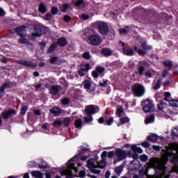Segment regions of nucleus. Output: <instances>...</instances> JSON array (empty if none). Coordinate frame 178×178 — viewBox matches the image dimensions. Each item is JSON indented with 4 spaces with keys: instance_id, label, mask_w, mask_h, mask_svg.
I'll use <instances>...</instances> for the list:
<instances>
[{
    "instance_id": "bf43d9fd",
    "label": "nucleus",
    "mask_w": 178,
    "mask_h": 178,
    "mask_svg": "<svg viewBox=\"0 0 178 178\" xmlns=\"http://www.w3.org/2000/svg\"><path fill=\"white\" fill-rule=\"evenodd\" d=\"M82 20H88L90 19V17L88 15L86 14H82L81 16L80 17Z\"/></svg>"
},
{
    "instance_id": "f8f14e48",
    "label": "nucleus",
    "mask_w": 178,
    "mask_h": 178,
    "mask_svg": "<svg viewBox=\"0 0 178 178\" xmlns=\"http://www.w3.org/2000/svg\"><path fill=\"white\" fill-rule=\"evenodd\" d=\"M49 91L51 95H57L58 92L62 91V86L59 85H53L49 88Z\"/></svg>"
},
{
    "instance_id": "c85d7f7f",
    "label": "nucleus",
    "mask_w": 178,
    "mask_h": 178,
    "mask_svg": "<svg viewBox=\"0 0 178 178\" xmlns=\"http://www.w3.org/2000/svg\"><path fill=\"white\" fill-rule=\"evenodd\" d=\"M129 32H130V28H129V26H126L125 28L119 29L120 34L124 35V34H127Z\"/></svg>"
},
{
    "instance_id": "8fccbe9b",
    "label": "nucleus",
    "mask_w": 178,
    "mask_h": 178,
    "mask_svg": "<svg viewBox=\"0 0 178 178\" xmlns=\"http://www.w3.org/2000/svg\"><path fill=\"white\" fill-rule=\"evenodd\" d=\"M143 148H149V147L151 145L149 143L145 141L140 144Z\"/></svg>"
},
{
    "instance_id": "7ed1b4c3",
    "label": "nucleus",
    "mask_w": 178,
    "mask_h": 178,
    "mask_svg": "<svg viewBox=\"0 0 178 178\" xmlns=\"http://www.w3.org/2000/svg\"><path fill=\"white\" fill-rule=\"evenodd\" d=\"M76 158H79V155L75 156L68 161L67 168L60 171L61 176H67V178H72L73 176L72 170H74V172H79L77 168L74 167Z\"/></svg>"
},
{
    "instance_id": "9d476101",
    "label": "nucleus",
    "mask_w": 178,
    "mask_h": 178,
    "mask_svg": "<svg viewBox=\"0 0 178 178\" xmlns=\"http://www.w3.org/2000/svg\"><path fill=\"white\" fill-rule=\"evenodd\" d=\"M45 27L37 25L34 28V31L32 33L33 37H41L42 34L45 33Z\"/></svg>"
},
{
    "instance_id": "774afa93",
    "label": "nucleus",
    "mask_w": 178,
    "mask_h": 178,
    "mask_svg": "<svg viewBox=\"0 0 178 178\" xmlns=\"http://www.w3.org/2000/svg\"><path fill=\"white\" fill-rule=\"evenodd\" d=\"M109 177H111V172L106 171L105 174V178H109Z\"/></svg>"
},
{
    "instance_id": "c756f323",
    "label": "nucleus",
    "mask_w": 178,
    "mask_h": 178,
    "mask_svg": "<svg viewBox=\"0 0 178 178\" xmlns=\"http://www.w3.org/2000/svg\"><path fill=\"white\" fill-rule=\"evenodd\" d=\"M106 166V163L105 162V159H102L99 162L97 163V168H100L101 169H104Z\"/></svg>"
},
{
    "instance_id": "a878e982",
    "label": "nucleus",
    "mask_w": 178,
    "mask_h": 178,
    "mask_svg": "<svg viewBox=\"0 0 178 178\" xmlns=\"http://www.w3.org/2000/svg\"><path fill=\"white\" fill-rule=\"evenodd\" d=\"M102 55H104V56H111L112 55V51L109 49H103L102 50Z\"/></svg>"
},
{
    "instance_id": "a18cd8bd",
    "label": "nucleus",
    "mask_w": 178,
    "mask_h": 178,
    "mask_svg": "<svg viewBox=\"0 0 178 178\" xmlns=\"http://www.w3.org/2000/svg\"><path fill=\"white\" fill-rule=\"evenodd\" d=\"M55 48H56V44H52L49 48L47 51V54H52L54 51H55Z\"/></svg>"
},
{
    "instance_id": "6e6552de",
    "label": "nucleus",
    "mask_w": 178,
    "mask_h": 178,
    "mask_svg": "<svg viewBox=\"0 0 178 178\" xmlns=\"http://www.w3.org/2000/svg\"><path fill=\"white\" fill-rule=\"evenodd\" d=\"M94 159H90L87 162V168L90 169L92 173L95 175H99L101 173V170L97 169V164H95Z\"/></svg>"
},
{
    "instance_id": "e2e57ef3",
    "label": "nucleus",
    "mask_w": 178,
    "mask_h": 178,
    "mask_svg": "<svg viewBox=\"0 0 178 178\" xmlns=\"http://www.w3.org/2000/svg\"><path fill=\"white\" fill-rule=\"evenodd\" d=\"M63 19H64V21L66 22H70V20H72V18L69 15H64Z\"/></svg>"
},
{
    "instance_id": "37998d69",
    "label": "nucleus",
    "mask_w": 178,
    "mask_h": 178,
    "mask_svg": "<svg viewBox=\"0 0 178 178\" xmlns=\"http://www.w3.org/2000/svg\"><path fill=\"white\" fill-rule=\"evenodd\" d=\"M54 127H59V126H62V121L60 120H56L53 122Z\"/></svg>"
},
{
    "instance_id": "79ce46f5",
    "label": "nucleus",
    "mask_w": 178,
    "mask_h": 178,
    "mask_svg": "<svg viewBox=\"0 0 178 178\" xmlns=\"http://www.w3.org/2000/svg\"><path fill=\"white\" fill-rule=\"evenodd\" d=\"M145 77H152L153 76H155V71H152V72L147 71L145 73Z\"/></svg>"
},
{
    "instance_id": "6ab92c4d",
    "label": "nucleus",
    "mask_w": 178,
    "mask_h": 178,
    "mask_svg": "<svg viewBox=\"0 0 178 178\" xmlns=\"http://www.w3.org/2000/svg\"><path fill=\"white\" fill-rule=\"evenodd\" d=\"M13 115H16V111L15 110H10L8 111H5L2 113V117L3 119H8L10 118Z\"/></svg>"
},
{
    "instance_id": "ea45409f",
    "label": "nucleus",
    "mask_w": 178,
    "mask_h": 178,
    "mask_svg": "<svg viewBox=\"0 0 178 178\" xmlns=\"http://www.w3.org/2000/svg\"><path fill=\"white\" fill-rule=\"evenodd\" d=\"M170 92H165V94H164V101H170Z\"/></svg>"
},
{
    "instance_id": "f03ea898",
    "label": "nucleus",
    "mask_w": 178,
    "mask_h": 178,
    "mask_svg": "<svg viewBox=\"0 0 178 178\" xmlns=\"http://www.w3.org/2000/svg\"><path fill=\"white\" fill-rule=\"evenodd\" d=\"M169 104L170 106L165 102H161L157 105L159 113L163 116V118H165V119H169V118L176 115V113L172 109V106L173 108H178V100L177 99L170 100Z\"/></svg>"
},
{
    "instance_id": "473e14b6",
    "label": "nucleus",
    "mask_w": 178,
    "mask_h": 178,
    "mask_svg": "<svg viewBox=\"0 0 178 178\" xmlns=\"http://www.w3.org/2000/svg\"><path fill=\"white\" fill-rule=\"evenodd\" d=\"M140 44L142 48H143V49H152V47L147 46V42L145 40H143L142 42H140Z\"/></svg>"
},
{
    "instance_id": "bb28decb",
    "label": "nucleus",
    "mask_w": 178,
    "mask_h": 178,
    "mask_svg": "<svg viewBox=\"0 0 178 178\" xmlns=\"http://www.w3.org/2000/svg\"><path fill=\"white\" fill-rule=\"evenodd\" d=\"M123 169H124L123 165H120L119 167L115 168V173L117 175V176H120V175L123 172Z\"/></svg>"
},
{
    "instance_id": "13d9d810",
    "label": "nucleus",
    "mask_w": 178,
    "mask_h": 178,
    "mask_svg": "<svg viewBox=\"0 0 178 178\" xmlns=\"http://www.w3.org/2000/svg\"><path fill=\"white\" fill-rule=\"evenodd\" d=\"M58 8L56 7H52L51 12L52 13V15H57L58 14Z\"/></svg>"
},
{
    "instance_id": "603ef678",
    "label": "nucleus",
    "mask_w": 178,
    "mask_h": 178,
    "mask_svg": "<svg viewBox=\"0 0 178 178\" xmlns=\"http://www.w3.org/2000/svg\"><path fill=\"white\" fill-rule=\"evenodd\" d=\"M172 134L175 137H178V127L172 130Z\"/></svg>"
},
{
    "instance_id": "e433bc0d",
    "label": "nucleus",
    "mask_w": 178,
    "mask_h": 178,
    "mask_svg": "<svg viewBox=\"0 0 178 178\" xmlns=\"http://www.w3.org/2000/svg\"><path fill=\"white\" fill-rule=\"evenodd\" d=\"M145 70V67L140 66L138 70V73L140 76H143L144 74V71Z\"/></svg>"
},
{
    "instance_id": "680f3d73",
    "label": "nucleus",
    "mask_w": 178,
    "mask_h": 178,
    "mask_svg": "<svg viewBox=\"0 0 178 178\" xmlns=\"http://www.w3.org/2000/svg\"><path fill=\"white\" fill-rule=\"evenodd\" d=\"M69 8V5L67 4H64L62 8H61V10L62 12H66L67 10V8Z\"/></svg>"
},
{
    "instance_id": "09e8293b",
    "label": "nucleus",
    "mask_w": 178,
    "mask_h": 178,
    "mask_svg": "<svg viewBox=\"0 0 178 178\" xmlns=\"http://www.w3.org/2000/svg\"><path fill=\"white\" fill-rule=\"evenodd\" d=\"M140 159L142 162H147V161H148V156L145 154H143L140 156Z\"/></svg>"
},
{
    "instance_id": "4d7b16f0",
    "label": "nucleus",
    "mask_w": 178,
    "mask_h": 178,
    "mask_svg": "<svg viewBox=\"0 0 178 178\" xmlns=\"http://www.w3.org/2000/svg\"><path fill=\"white\" fill-rule=\"evenodd\" d=\"M161 87V80H158L156 85L154 87V90H158Z\"/></svg>"
},
{
    "instance_id": "c03bdc74",
    "label": "nucleus",
    "mask_w": 178,
    "mask_h": 178,
    "mask_svg": "<svg viewBox=\"0 0 178 178\" xmlns=\"http://www.w3.org/2000/svg\"><path fill=\"white\" fill-rule=\"evenodd\" d=\"M105 123L107 124V126H111V124L113 123V118L110 117L108 120H106Z\"/></svg>"
},
{
    "instance_id": "0eeeda50",
    "label": "nucleus",
    "mask_w": 178,
    "mask_h": 178,
    "mask_svg": "<svg viewBox=\"0 0 178 178\" xmlns=\"http://www.w3.org/2000/svg\"><path fill=\"white\" fill-rule=\"evenodd\" d=\"M88 42L90 45H101L102 44V38L99 35H90L88 38Z\"/></svg>"
},
{
    "instance_id": "a19ab883",
    "label": "nucleus",
    "mask_w": 178,
    "mask_h": 178,
    "mask_svg": "<svg viewBox=\"0 0 178 178\" xmlns=\"http://www.w3.org/2000/svg\"><path fill=\"white\" fill-rule=\"evenodd\" d=\"M123 108L122 107H118L117 108V116H122L123 115Z\"/></svg>"
},
{
    "instance_id": "f257e3e1",
    "label": "nucleus",
    "mask_w": 178,
    "mask_h": 178,
    "mask_svg": "<svg viewBox=\"0 0 178 178\" xmlns=\"http://www.w3.org/2000/svg\"><path fill=\"white\" fill-rule=\"evenodd\" d=\"M170 149L167 147L163 149L161 158H152L149 163H146L145 169L143 168L139 171L140 176H144L148 173V169H154L156 171L154 175H150V178H169V171L166 170V165L168 162V157L172 156V163L175 165L172 170L178 173V145L173 144Z\"/></svg>"
},
{
    "instance_id": "de8ad7c7",
    "label": "nucleus",
    "mask_w": 178,
    "mask_h": 178,
    "mask_svg": "<svg viewBox=\"0 0 178 178\" xmlns=\"http://www.w3.org/2000/svg\"><path fill=\"white\" fill-rule=\"evenodd\" d=\"M163 65L165 67H172V61L167 60L163 63Z\"/></svg>"
},
{
    "instance_id": "69168bd1",
    "label": "nucleus",
    "mask_w": 178,
    "mask_h": 178,
    "mask_svg": "<svg viewBox=\"0 0 178 178\" xmlns=\"http://www.w3.org/2000/svg\"><path fill=\"white\" fill-rule=\"evenodd\" d=\"M86 176V172L84 170H81L79 172V177H85Z\"/></svg>"
},
{
    "instance_id": "aec40b11",
    "label": "nucleus",
    "mask_w": 178,
    "mask_h": 178,
    "mask_svg": "<svg viewBox=\"0 0 178 178\" xmlns=\"http://www.w3.org/2000/svg\"><path fill=\"white\" fill-rule=\"evenodd\" d=\"M158 138H161V137L158 136L156 134H151L147 137V141H154V143L157 141Z\"/></svg>"
},
{
    "instance_id": "412c9836",
    "label": "nucleus",
    "mask_w": 178,
    "mask_h": 178,
    "mask_svg": "<svg viewBox=\"0 0 178 178\" xmlns=\"http://www.w3.org/2000/svg\"><path fill=\"white\" fill-rule=\"evenodd\" d=\"M115 155V153L113 152H107L106 151H104L101 154L102 159H105L107 156L108 158H112Z\"/></svg>"
},
{
    "instance_id": "f3484780",
    "label": "nucleus",
    "mask_w": 178,
    "mask_h": 178,
    "mask_svg": "<svg viewBox=\"0 0 178 178\" xmlns=\"http://www.w3.org/2000/svg\"><path fill=\"white\" fill-rule=\"evenodd\" d=\"M50 113L51 115H54V116H60V115H62V109L58 107H54L50 110Z\"/></svg>"
},
{
    "instance_id": "4c0bfd02",
    "label": "nucleus",
    "mask_w": 178,
    "mask_h": 178,
    "mask_svg": "<svg viewBox=\"0 0 178 178\" xmlns=\"http://www.w3.org/2000/svg\"><path fill=\"white\" fill-rule=\"evenodd\" d=\"M70 122H72V119L70 118H66L63 120L64 126H69L70 124Z\"/></svg>"
},
{
    "instance_id": "1a4fd4ad",
    "label": "nucleus",
    "mask_w": 178,
    "mask_h": 178,
    "mask_svg": "<svg viewBox=\"0 0 178 178\" xmlns=\"http://www.w3.org/2000/svg\"><path fill=\"white\" fill-rule=\"evenodd\" d=\"M12 34L17 33L21 37H26L27 35V31L26 30V26H19L15 28L11 31Z\"/></svg>"
},
{
    "instance_id": "3c124183",
    "label": "nucleus",
    "mask_w": 178,
    "mask_h": 178,
    "mask_svg": "<svg viewBox=\"0 0 178 178\" xmlns=\"http://www.w3.org/2000/svg\"><path fill=\"white\" fill-rule=\"evenodd\" d=\"M44 19V20H51L52 19V15L51 14V13H48L47 14H46Z\"/></svg>"
},
{
    "instance_id": "2eb2a0df",
    "label": "nucleus",
    "mask_w": 178,
    "mask_h": 178,
    "mask_svg": "<svg viewBox=\"0 0 178 178\" xmlns=\"http://www.w3.org/2000/svg\"><path fill=\"white\" fill-rule=\"evenodd\" d=\"M115 155L119 158L120 161H123L126 158V151L122 149H118L115 151Z\"/></svg>"
},
{
    "instance_id": "5fc2aeb1",
    "label": "nucleus",
    "mask_w": 178,
    "mask_h": 178,
    "mask_svg": "<svg viewBox=\"0 0 178 178\" xmlns=\"http://www.w3.org/2000/svg\"><path fill=\"white\" fill-rule=\"evenodd\" d=\"M29 108H27V106H24L21 109V115H26V112H27Z\"/></svg>"
},
{
    "instance_id": "a211bd4d",
    "label": "nucleus",
    "mask_w": 178,
    "mask_h": 178,
    "mask_svg": "<svg viewBox=\"0 0 178 178\" xmlns=\"http://www.w3.org/2000/svg\"><path fill=\"white\" fill-rule=\"evenodd\" d=\"M84 88H86L87 91H95V87L92 86L90 81H86L84 82Z\"/></svg>"
},
{
    "instance_id": "4468645a",
    "label": "nucleus",
    "mask_w": 178,
    "mask_h": 178,
    "mask_svg": "<svg viewBox=\"0 0 178 178\" xmlns=\"http://www.w3.org/2000/svg\"><path fill=\"white\" fill-rule=\"evenodd\" d=\"M88 70H90V65L88 63L81 65V70L79 71V76L83 77L86 74L84 72H88Z\"/></svg>"
},
{
    "instance_id": "6e6d98bb",
    "label": "nucleus",
    "mask_w": 178,
    "mask_h": 178,
    "mask_svg": "<svg viewBox=\"0 0 178 178\" xmlns=\"http://www.w3.org/2000/svg\"><path fill=\"white\" fill-rule=\"evenodd\" d=\"M40 169H45L47 168V163L42 161L41 164H39Z\"/></svg>"
},
{
    "instance_id": "338daca9",
    "label": "nucleus",
    "mask_w": 178,
    "mask_h": 178,
    "mask_svg": "<svg viewBox=\"0 0 178 178\" xmlns=\"http://www.w3.org/2000/svg\"><path fill=\"white\" fill-rule=\"evenodd\" d=\"M152 148L154 151H160L161 147L157 145H153Z\"/></svg>"
},
{
    "instance_id": "052dcab7",
    "label": "nucleus",
    "mask_w": 178,
    "mask_h": 178,
    "mask_svg": "<svg viewBox=\"0 0 178 178\" xmlns=\"http://www.w3.org/2000/svg\"><path fill=\"white\" fill-rule=\"evenodd\" d=\"M63 105H67L69 102H70V100L68 98H65L62 100Z\"/></svg>"
},
{
    "instance_id": "864d4df0",
    "label": "nucleus",
    "mask_w": 178,
    "mask_h": 178,
    "mask_svg": "<svg viewBox=\"0 0 178 178\" xmlns=\"http://www.w3.org/2000/svg\"><path fill=\"white\" fill-rule=\"evenodd\" d=\"M82 56L83 58H84V59L87 60H89L91 58V56H90V53L88 52H84Z\"/></svg>"
},
{
    "instance_id": "39448f33",
    "label": "nucleus",
    "mask_w": 178,
    "mask_h": 178,
    "mask_svg": "<svg viewBox=\"0 0 178 178\" xmlns=\"http://www.w3.org/2000/svg\"><path fill=\"white\" fill-rule=\"evenodd\" d=\"M132 92L135 97H143L145 94V88L140 83H135L132 86Z\"/></svg>"
},
{
    "instance_id": "9b49d317",
    "label": "nucleus",
    "mask_w": 178,
    "mask_h": 178,
    "mask_svg": "<svg viewBox=\"0 0 178 178\" xmlns=\"http://www.w3.org/2000/svg\"><path fill=\"white\" fill-rule=\"evenodd\" d=\"M99 111V108L95 107L94 105L87 106L85 109V113L86 115H91L94 113H97V112Z\"/></svg>"
},
{
    "instance_id": "423d86ee",
    "label": "nucleus",
    "mask_w": 178,
    "mask_h": 178,
    "mask_svg": "<svg viewBox=\"0 0 178 178\" xmlns=\"http://www.w3.org/2000/svg\"><path fill=\"white\" fill-rule=\"evenodd\" d=\"M142 106L145 113H148L149 112H154V110L155 109V108L154 107V104H152V102L149 99H146L143 101Z\"/></svg>"
},
{
    "instance_id": "f704fd0d",
    "label": "nucleus",
    "mask_w": 178,
    "mask_h": 178,
    "mask_svg": "<svg viewBox=\"0 0 178 178\" xmlns=\"http://www.w3.org/2000/svg\"><path fill=\"white\" fill-rule=\"evenodd\" d=\"M128 155L129 158H133V159H138V155H137L136 153H133L131 151L128 152Z\"/></svg>"
},
{
    "instance_id": "c9c22d12",
    "label": "nucleus",
    "mask_w": 178,
    "mask_h": 178,
    "mask_svg": "<svg viewBox=\"0 0 178 178\" xmlns=\"http://www.w3.org/2000/svg\"><path fill=\"white\" fill-rule=\"evenodd\" d=\"M130 122V118L127 117H124L120 118V122L122 124H124V123H129Z\"/></svg>"
},
{
    "instance_id": "2f4dec72",
    "label": "nucleus",
    "mask_w": 178,
    "mask_h": 178,
    "mask_svg": "<svg viewBox=\"0 0 178 178\" xmlns=\"http://www.w3.org/2000/svg\"><path fill=\"white\" fill-rule=\"evenodd\" d=\"M66 43H67L66 38H64L59 39L58 41V44L60 47H65L66 45Z\"/></svg>"
},
{
    "instance_id": "72a5a7b5",
    "label": "nucleus",
    "mask_w": 178,
    "mask_h": 178,
    "mask_svg": "<svg viewBox=\"0 0 178 178\" xmlns=\"http://www.w3.org/2000/svg\"><path fill=\"white\" fill-rule=\"evenodd\" d=\"M18 42L19 44H29V40L26 39L24 36H22L19 40Z\"/></svg>"
},
{
    "instance_id": "7c9ffc66",
    "label": "nucleus",
    "mask_w": 178,
    "mask_h": 178,
    "mask_svg": "<svg viewBox=\"0 0 178 178\" xmlns=\"http://www.w3.org/2000/svg\"><path fill=\"white\" fill-rule=\"evenodd\" d=\"M39 12H41V13H45L47 12V6L44 3L39 5Z\"/></svg>"
},
{
    "instance_id": "5701e85b",
    "label": "nucleus",
    "mask_w": 178,
    "mask_h": 178,
    "mask_svg": "<svg viewBox=\"0 0 178 178\" xmlns=\"http://www.w3.org/2000/svg\"><path fill=\"white\" fill-rule=\"evenodd\" d=\"M10 87V83H5L1 88H0V97H3L5 94V88Z\"/></svg>"
},
{
    "instance_id": "20e7f679",
    "label": "nucleus",
    "mask_w": 178,
    "mask_h": 178,
    "mask_svg": "<svg viewBox=\"0 0 178 178\" xmlns=\"http://www.w3.org/2000/svg\"><path fill=\"white\" fill-rule=\"evenodd\" d=\"M94 26L98 29L99 33L103 35H106L109 33V27L108 26V24L104 22H96L94 23Z\"/></svg>"
},
{
    "instance_id": "393cba45",
    "label": "nucleus",
    "mask_w": 178,
    "mask_h": 178,
    "mask_svg": "<svg viewBox=\"0 0 178 178\" xmlns=\"http://www.w3.org/2000/svg\"><path fill=\"white\" fill-rule=\"evenodd\" d=\"M124 55H127L128 56H133L134 52L132 49H124L123 50Z\"/></svg>"
},
{
    "instance_id": "4be33fe9",
    "label": "nucleus",
    "mask_w": 178,
    "mask_h": 178,
    "mask_svg": "<svg viewBox=\"0 0 178 178\" xmlns=\"http://www.w3.org/2000/svg\"><path fill=\"white\" fill-rule=\"evenodd\" d=\"M17 63L23 65L24 66H28L29 67H31L33 66V63L24 60H17Z\"/></svg>"
},
{
    "instance_id": "dca6fc26",
    "label": "nucleus",
    "mask_w": 178,
    "mask_h": 178,
    "mask_svg": "<svg viewBox=\"0 0 178 178\" xmlns=\"http://www.w3.org/2000/svg\"><path fill=\"white\" fill-rule=\"evenodd\" d=\"M138 168H140V161L137 159H134V161L129 164V169L131 170H136V169H138Z\"/></svg>"
},
{
    "instance_id": "cd10ccee",
    "label": "nucleus",
    "mask_w": 178,
    "mask_h": 178,
    "mask_svg": "<svg viewBox=\"0 0 178 178\" xmlns=\"http://www.w3.org/2000/svg\"><path fill=\"white\" fill-rule=\"evenodd\" d=\"M154 120H155V117L154 115H151L145 118V124H149V123H152Z\"/></svg>"
},
{
    "instance_id": "b1692460",
    "label": "nucleus",
    "mask_w": 178,
    "mask_h": 178,
    "mask_svg": "<svg viewBox=\"0 0 178 178\" xmlns=\"http://www.w3.org/2000/svg\"><path fill=\"white\" fill-rule=\"evenodd\" d=\"M31 175L35 178H42L44 174L40 171H33L31 172Z\"/></svg>"
},
{
    "instance_id": "0e129e2a",
    "label": "nucleus",
    "mask_w": 178,
    "mask_h": 178,
    "mask_svg": "<svg viewBox=\"0 0 178 178\" xmlns=\"http://www.w3.org/2000/svg\"><path fill=\"white\" fill-rule=\"evenodd\" d=\"M82 3H84V1L83 0H78L75 3L76 6H80V5H82Z\"/></svg>"
},
{
    "instance_id": "49530a36",
    "label": "nucleus",
    "mask_w": 178,
    "mask_h": 178,
    "mask_svg": "<svg viewBox=\"0 0 178 178\" xmlns=\"http://www.w3.org/2000/svg\"><path fill=\"white\" fill-rule=\"evenodd\" d=\"M84 121L86 123H90V122H92V117H91L90 115H88L87 117L84 118Z\"/></svg>"
},
{
    "instance_id": "ddd939ff",
    "label": "nucleus",
    "mask_w": 178,
    "mask_h": 178,
    "mask_svg": "<svg viewBox=\"0 0 178 178\" xmlns=\"http://www.w3.org/2000/svg\"><path fill=\"white\" fill-rule=\"evenodd\" d=\"M105 72L104 67L98 66L96 70L92 72V74L95 79H98L99 74H102V72Z\"/></svg>"
},
{
    "instance_id": "58836bf2",
    "label": "nucleus",
    "mask_w": 178,
    "mask_h": 178,
    "mask_svg": "<svg viewBox=\"0 0 178 178\" xmlns=\"http://www.w3.org/2000/svg\"><path fill=\"white\" fill-rule=\"evenodd\" d=\"M82 124H83V121L81 120V119H78L75 120V126L76 128L81 127Z\"/></svg>"
}]
</instances>
